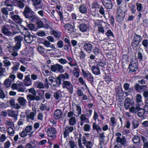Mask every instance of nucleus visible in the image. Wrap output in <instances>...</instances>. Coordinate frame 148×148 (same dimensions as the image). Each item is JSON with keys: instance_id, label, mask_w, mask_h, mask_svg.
<instances>
[{"instance_id": "nucleus-1", "label": "nucleus", "mask_w": 148, "mask_h": 148, "mask_svg": "<svg viewBox=\"0 0 148 148\" xmlns=\"http://www.w3.org/2000/svg\"><path fill=\"white\" fill-rule=\"evenodd\" d=\"M23 14L25 17L30 21L34 22L36 21V16L34 14V12L29 7L26 6L23 12Z\"/></svg>"}, {"instance_id": "nucleus-2", "label": "nucleus", "mask_w": 148, "mask_h": 148, "mask_svg": "<svg viewBox=\"0 0 148 148\" xmlns=\"http://www.w3.org/2000/svg\"><path fill=\"white\" fill-rule=\"evenodd\" d=\"M28 91L33 95L29 94L27 96V98L28 101L36 100L37 101H38L42 99V96L36 95V92L34 88H30L29 89Z\"/></svg>"}, {"instance_id": "nucleus-3", "label": "nucleus", "mask_w": 148, "mask_h": 148, "mask_svg": "<svg viewBox=\"0 0 148 148\" xmlns=\"http://www.w3.org/2000/svg\"><path fill=\"white\" fill-rule=\"evenodd\" d=\"M121 134L119 132L117 133L115 135L116 136V141L117 143L123 146L127 145V142L125 136H122Z\"/></svg>"}, {"instance_id": "nucleus-4", "label": "nucleus", "mask_w": 148, "mask_h": 148, "mask_svg": "<svg viewBox=\"0 0 148 148\" xmlns=\"http://www.w3.org/2000/svg\"><path fill=\"white\" fill-rule=\"evenodd\" d=\"M9 14L8 13L2 16V17L4 21L10 23L9 24H7V26H8V27L10 28L12 30L16 28V24L9 19Z\"/></svg>"}, {"instance_id": "nucleus-5", "label": "nucleus", "mask_w": 148, "mask_h": 148, "mask_svg": "<svg viewBox=\"0 0 148 148\" xmlns=\"http://www.w3.org/2000/svg\"><path fill=\"white\" fill-rule=\"evenodd\" d=\"M14 39L16 44L13 47V50L15 51H17L21 47V42L23 40V38L20 35H18L14 37Z\"/></svg>"}, {"instance_id": "nucleus-6", "label": "nucleus", "mask_w": 148, "mask_h": 148, "mask_svg": "<svg viewBox=\"0 0 148 148\" xmlns=\"http://www.w3.org/2000/svg\"><path fill=\"white\" fill-rule=\"evenodd\" d=\"M61 84L63 88L66 89L71 94H73V86L70 81H63L62 83H61Z\"/></svg>"}, {"instance_id": "nucleus-7", "label": "nucleus", "mask_w": 148, "mask_h": 148, "mask_svg": "<svg viewBox=\"0 0 148 148\" xmlns=\"http://www.w3.org/2000/svg\"><path fill=\"white\" fill-rule=\"evenodd\" d=\"M22 83L18 81L16 83H13L11 86V88L13 90H17L18 92H23L25 91V89L21 87Z\"/></svg>"}, {"instance_id": "nucleus-8", "label": "nucleus", "mask_w": 148, "mask_h": 148, "mask_svg": "<svg viewBox=\"0 0 148 148\" xmlns=\"http://www.w3.org/2000/svg\"><path fill=\"white\" fill-rule=\"evenodd\" d=\"M70 75L67 73H65L63 74H60L57 77L56 82L58 85L61 84L62 81H66V80H68L69 79Z\"/></svg>"}, {"instance_id": "nucleus-9", "label": "nucleus", "mask_w": 148, "mask_h": 148, "mask_svg": "<svg viewBox=\"0 0 148 148\" xmlns=\"http://www.w3.org/2000/svg\"><path fill=\"white\" fill-rule=\"evenodd\" d=\"M8 26L6 25H4L2 27L1 31L2 33L5 36H12L15 34L16 33L13 32H12L8 28Z\"/></svg>"}, {"instance_id": "nucleus-10", "label": "nucleus", "mask_w": 148, "mask_h": 148, "mask_svg": "<svg viewBox=\"0 0 148 148\" xmlns=\"http://www.w3.org/2000/svg\"><path fill=\"white\" fill-rule=\"evenodd\" d=\"M51 70L54 72H58L62 73L64 71L63 66L60 64H56L52 65L51 67Z\"/></svg>"}, {"instance_id": "nucleus-11", "label": "nucleus", "mask_w": 148, "mask_h": 148, "mask_svg": "<svg viewBox=\"0 0 148 148\" xmlns=\"http://www.w3.org/2000/svg\"><path fill=\"white\" fill-rule=\"evenodd\" d=\"M33 6L36 9V11L38 10V8L42 9L43 5L42 4V0H32Z\"/></svg>"}, {"instance_id": "nucleus-12", "label": "nucleus", "mask_w": 148, "mask_h": 148, "mask_svg": "<svg viewBox=\"0 0 148 148\" xmlns=\"http://www.w3.org/2000/svg\"><path fill=\"white\" fill-rule=\"evenodd\" d=\"M129 68L130 72H134L136 71L138 68V64L137 62H134L132 61L129 64Z\"/></svg>"}, {"instance_id": "nucleus-13", "label": "nucleus", "mask_w": 148, "mask_h": 148, "mask_svg": "<svg viewBox=\"0 0 148 148\" xmlns=\"http://www.w3.org/2000/svg\"><path fill=\"white\" fill-rule=\"evenodd\" d=\"M125 16V12L121 10H118L117 12V20L119 22H121L123 20Z\"/></svg>"}, {"instance_id": "nucleus-14", "label": "nucleus", "mask_w": 148, "mask_h": 148, "mask_svg": "<svg viewBox=\"0 0 148 148\" xmlns=\"http://www.w3.org/2000/svg\"><path fill=\"white\" fill-rule=\"evenodd\" d=\"M43 44L47 48H49L52 49H46L47 52L51 51L53 50L56 49V47L54 44L51 45V43L48 40H45L43 43Z\"/></svg>"}, {"instance_id": "nucleus-15", "label": "nucleus", "mask_w": 148, "mask_h": 148, "mask_svg": "<svg viewBox=\"0 0 148 148\" xmlns=\"http://www.w3.org/2000/svg\"><path fill=\"white\" fill-rule=\"evenodd\" d=\"M74 128L73 127L70 126L66 127L63 133L64 137L66 138L68 136L69 133L72 132Z\"/></svg>"}, {"instance_id": "nucleus-16", "label": "nucleus", "mask_w": 148, "mask_h": 148, "mask_svg": "<svg viewBox=\"0 0 148 148\" xmlns=\"http://www.w3.org/2000/svg\"><path fill=\"white\" fill-rule=\"evenodd\" d=\"M82 142L83 144L86 147V148H92L93 143L90 141H87L86 137L84 136H82Z\"/></svg>"}, {"instance_id": "nucleus-17", "label": "nucleus", "mask_w": 148, "mask_h": 148, "mask_svg": "<svg viewBox=\"0 0 148 148\" xmlns=\"http://www.w3.org/2000/svg\"><path fill=\"white\" fill-rule=\"evenodd\" d=\"M103 5L106 9H110L112 6L111 0H103L101 1Z\"/></svg>"}, {"instance_id": "nucleus-18", "label": "nucleus", "mask_w": 148, "mask_h": 148, "mask_svg": "<svg viewBox=\"0 0 148 148\" xmlns=\"http://www.w3.org/2000/svg\"><path fill=\"white\" fill-rule=\"evenodd\" d=\"M9 104L11 107L12 108H15L16 109H19L21 108L20 105L18 103H15V101L13 99H11L9 101Z\"/></svg>"}, {"instance_id": "nucleus-19", "label": "nucleus", "mask_w": 148, "mask_h": 148, "mask_svg": "<svg viewBox=\"0 0 148 148\" xmlns=\"http://www.w3.org/2000/svg\"><path fill=\"white\" fill-rule=\"evenodd\" d=\"M24 84L26 86H29L31 85L32 81L30 78V75L28 74L25 76V79L23 81Z\"/></svg>"}, {"instance_id": "nucleus-20", "label": "nucleus", "mask_w": 148, "mask_h": 148, "mask_svg": "<svg viewBox=\"0 0 148 148\" xmlns=\"http://www.w3.org/2000/svg\"><path fill=\"white\" fill-rule=\"evenodd\" d=\"M82 72L83 76L86 77L88 80L92 82L93 81L94 77L90 73L88 72H86L82 69Z\"/></svg>"}, {"instance_id": "nucleus-21", "label": "nucleus", "mask_w": 148, "mask_h": 148, "mask_svg": "<svg viewBox=\"0 0 148 148\" xmlns=\"http://www.w3.org/2000/svg\"><path fill=\"white\" fill-rule=\"evenodd\" d=\"M84 50L89 53L91 52L93 48L92 45L90 43H86L84 44L83 46Z\"/></svg>"}, {"instance_id": "nucleus-22", "label": "nucleus", "mask_w": 148, "mask_h": 148, "mask_svg": "<svg viewBox=\"0 0 148 148\" xmlns=\"http://www.w3.org/2000/svg\"><path fill=\"white\" fill-rule=\"evenodd\" d=\"M17 101L18 104L20 105L21 108V106L24 107L26 106L27 101L23 97H19L17 99Z\"/></svg>"}, {"instance_id": "nucleus-23", "label": "nucleus", "mask_w": 148, "mask_h": 148, "mask_svg": "<svg viewBox=\"0 0 148 148\" xmlns=\"http://www.w3.org/2000/svg\"><path fill=\"white\" fill-rule=\"evenodd\" d=\"M62 112L60 109H56L54 112L53 116L56 119H58L60 118L62 115Z\"/></svg>"}, {"instance_id": "nucleus-24", "label": "nucleus", "mask_w": 148, "mask_h": 148, "mask_svg": "<svg viewBox=\"0 0 148 148\" xmlns=\"http://www.w3.org/2000/svg\"><path fill=\"white\" fill-rule=\"evenodd\" d=\"M16 1L14 0H6L4 2V5L8 7L13 6L16 5Z\"/></svg>"}, {"instance_id": "nucleus-25", "label": "nucleus", "mask_w": 148, "mask_h": 148, "mask_svg": "<svg viewBox=\"0 0 148 148\" xmlns=\"http://www.w3.org/2000/svg\"><path fill=\"white\" fill-rule=\"evenodd\" d=\"M134 87L136 90L139 92H141L144 91L146 88V86H140L138 84H135Z\"/></svg>"}, {"instance_id": "nucleus-26", "label": "nucleus", "mask_w": 148, "mask_h": 148, "mask_svg": "<svg viewBox=\"0 0 148 148\" xmlns=\"http://www.w3.org/2000/svg\"><path fill=\"white\" fill-rule=\"evenodd\" d=\"M20 66V63L18 62H14L12 67L11 68L12 70V73H14L18 70L19 66Z\"/></svg>"}, {"instance_id": "nucleus-27", "label": "nucleus", "mask_w": 148, "mask_h": 148, "mask_svg": "<svg viewBox=\"0 0 148 148\" xmlns=\"http://www.w3.org/2000/svg\"><path fill=\"white\" fill-rule=\"evenodd\" d=\"M142 97L141 95L138 94L137 95L136 97V101L137 104L139 106H142L143 105V103L142 102Z\"/></svg>"}, {"instance_id": "nucleus-28", "label": "nucleus", "mask_w": 148, "mask_h": 148, "mask_svg": "<svg viewBox=\"0 0 148 148\" xmlns=\"http://www.w3.org/2000/svg\"><path fill=\"white\" fill-rule=\"evenodd\" d=\"M92 73L95 75H98L100 73V71L98 66H92Z\"/></svg>"}, {"instance_id": "nucleus-29", "label": "nucleus", "mask_w": 148, "mask_h": 148, "mask_svg": "<svg viewBox=\"0 0 148 148\" xmlns=\"http://www.w3.org/2000/svg\"><path fill=\"white\" fill-rule=\"evenodd\" d=\"M64 27L65 29L68 31L69 33H71L74 31V28L73 25L70 24H65L64 25Z\"/></svg>"}, {"instance_id": "nucleus-30", "label": "nucleus", "mask_w": 148, "mask_h": 148, "mask_svg": "<svg viewBox=\"0 0 148 148\" xmlns=\"http://www.w3.org/2000/svg\"><path fill=\"white\" fill-rule=\"evenodd\" d=\"M67 59L69 61L68 64L71 66L73 67L77 66V63L76 62H74L73 60L71 57L67 56Z\"/></svg>"}, {"instance_id": "nucleus-31", "label": "nucleus", "mask_w": 148, "mask_h": 148, "mask_svg": "<svg viewBox=\"0 0 148 148\" xmlns=\"http://www.w3.org/2000/svg\"><path fill=\"white\" fill-rule=\"evenodd\" d=\"M12 19L15 22L18 24L21 23L23 21L22 19L18 15L16 14Z\"/></svg>"}, {"instance_id": "nucleus-32", "label": "nucleus", "mask_w": 148, "mask_h": 148, "mask_svg": "<svg viewBox=\"0 0 148 148\" xmlns=\"http://www.w3.org/2000/svg\"><path fill=\"white\" fill-rule=\"evenodd\" d=\"M88 27V25L84 23L80 24L79 27L80 31L82 32H85L86 31Z\"/></svg>"}, {"instance_id": "nucleus-33", "label": "nucleus", "mask_w": 148, "mask_h": 148, "mask_svg": "<svg viewBox=\"0 0 148 148\" xmlns=\"http://www.w3.org/2000/svg\"><path fill=\"white\" fill-rule=\"evenodd\" d=\"M76 110L75 111L73 110L74 112V115L76 116H79L81 114V109L80 106L76 105Z\"/></svg>"}, {"instance_id": "nucleus-34", "label": "nucleus", "mask_w": 148, "mask_h": 148, "mask_svg": "<svg viewBox=\"0 0 148 148\" xmlns=\"http://www.w3.org/2000/svg\"><path fill=\"white\" fill-rule=\"evenodd\" d=\"M74 67V70L73 71V76L76 78H78L79 76V69L78 66H75Z\"/></svg>"}, {"instance_id": "nucleus-35", "label": "nucleus", "mask_w": 148, "mask_h": 148, "mask_svg": "<svg viewBox=\"0 0 148 148\" xmlns=\"http://www.w3.org/2000/svg\"><path fill=\"white\" fill-rule=\"evenodd\" d=\"M79 12L82 14H85L87 12L86 7L84 4L81 5L79 7Z\"/></svg>"}, {"instance_id": "nucleus-36", "label": "nucleus", "mask_w": 148, "mask_h": 148, "mask_svg": "<svg viewBox=\"0 0 148 148\" xmlns=\"http://www.w3.org/2000/svg\"><path fill=\"white\" fill-rule=\"evenodd\" d=\"M131 103L130 99L129 98H125L124 102V106L126 110H127L129 108Z\"/></svg>"}, {"instance_id": "nucleus-37", "label": "nucleus", "mask_w": 148, "mask_h": 148, "mask_svg": "<svg viewBox=\"0 0 148 148\" xmlns=\"http://www.w3.org/2000/svg\"><path fill=\"white\" fill-rule=\"evenodd\" d=\"M13 47L11 45L8 43H5L3 46V48L6 51H10L11 49L13 50Z\"/></svg>"}, {"instance_id": "nucleus-38", "label": "nucleus", "mask_w": 148, "mask_h": 148, "mask_svg": "<svg viewBox=\"0 0 148 148\" xmlns=\"http://www.w3.org/2000/svg\"><path fill=\"white\" fill-rule=\"evenodd\" d=\"M140 106L136 104V107L132 106L130 108V111L132 113H136L138 112V110H139V109H140Z\"/></svg>"}, {"instance_id": "nucleus-39", "label": "nucleus", "mask_w": 148, "mask_h": 148, "mask_svg": "<svg viewBox=\"0 0 148 148\" xmlns=\"http://www.w3.org/2000/svg\"><path fill=\"white\" fill-rule=\"evenodd\" d=\"M24 39L25 42L28 43H31L33 41V37L31 34L24 37Z\"/></svg>"}, {"instance_id": "nucleus-40", "label": "nucleus", "mask_w": 148, "mask_h": 148, "mask_svg": "<svg viewBox=\"0 0 148 148\" xmlns=\"http://www.w3.org/2000/svg\"><path fill=\"white\" fill-rule=\"evenodd\" d=\"M132 140L136 144L139 145L140 143V138L137 136H134L132 138Z\"/></svg>"}, {"instance_id": "nucleus-41", "label": "nucleus", "mask_w": 148, "mask_h": 148, "mask_svg": "<svg viewBox=\"0 0 148 148\" xmlns=\"http://www.w3.org/2000/svg\"><path fill=\"white\" fill-rule=\"evenodd\" d=\"M110 121L111 122L110 125L112 126V129H113L114 127L116 124V120L115 118L114 117H112L110 119Z\"/></svg>"}, {"instance_id": "nucleus-42", "label": "nucleus", "mask_w": 148, "mask_h": 148, "mask_svg": "<svg viewBox=\"0 0 148 148\" xmlns=\"http://www.w3.org/2000/svg\"><path fill=\"white\" fill-rule=\"evenodd\" d=\"M92 128L94 130H95L96 131L99 133L100 131L101 130V128L100 126L95 122L93 123Z\"/></svg>"}, {"instance_id": "nucleus-43", "label": "nucleus", "mask_w": 148, "mask_h": 148, "mask_svg": "<svg viewBox=\"0 0 148 148\" xmlns=\"http://www.w3.org/2000/svg\"><path fill=\"white\" fill-rule=\"evenodd\" d=\"M141 139L143 143V148H148V140L143 136H141Z\"/></svg>"}, {"instance_id": "nucleus-44", "label": "nucleus", "mask_w": 148, "mask_h": 148, "mask_svg": "<svg viewBox=\"0 0 148 148\" xmlns=\"http://www.w3.org/2000/svg\"><path fill=\"white\" fill-rule=\"evenodd\" d=\"M8 114L9 116L13 117L16 120L17 119L18 114L16 113L15 111L12 110L8 111Z\"/></svg>"}, {"instance_id": "nucleus-45", "label": "nucleus", "mask_w": 148, "mask_h": 148, "mask_svg": "<svg viewBox=\"0 0 148 148\" xmlns=\"http://www.w3.org/2000/svg\"><path fill=\"white\" fill-rule=\"evenodd\" d=\"M134 38L133 40L140 43L142 40V37L141 36L135 34L134 36Z\"/></svg>"}, {"instance_id": "nucleus-46", "label": "nucleus", "mask_w": 148, "mask_h": 148, "mask_svg": "<svg viewBox=\"0 0 148 148\" xmlns=\"http://www.w3.org/2000/svg\"><path fill=\"white\" fill-rule=\"evenodd\" d=\"M104 134V133L103 132L99 134V140L100 141V144H103L105 141L104 138L105 136Z\"/></svg>"}, {"instance_id": "nucleus-47", "label": "nucleus", "mask_w": 148, "mask_h": 148, "mask_svg": "<svg viewBox=\"0 0 148 148\" xmlns=\"http://www.w3.org/2000/svg\"><path fill=\"white\" fill-rule=\"evenodd\" d=\"M116 94L119 96H121L123 95V92L121 87L119 86L116 89Z\"/></svg>"}, {"instance_id": "nucleus-48", "label": "nucleus", "mask_w": 148, "mask_h": 148, "mask_svg": "<svg viewBox=\"0 0 148 148\" xmlns=\"http://www.w3.org/2000/svg\"><path fill=\"white\" fill-rule=\"evenodd\" d=\"M3 66L7 68V70L8 69V67L10 66L11 64V63L10 61L9 60H4L3 61Z\"/></svg>"}, {"instance_id": "nucleus-49", "label": "nucleus", "mask_w": 148, "mask_h": 148, "mask_svg": "<svg viewBox=\"0 0 148 148\" xmlns=\"http://www.w3.org/2000/svg\"><path fill=\"white\" fill-rule=\"evenodd\" d=\"M12 82L9 79H6L4 81V85L6 88H9Z\"/></svg>"}, {"instance_id": "nucleus-50", "label": "nucleus", "mask_w": 148, "mask_h": 148, "mask_svg": "<svg viewBox=\"0 0 148 148\" xmlns=\"http://www.w3.org/2000/svg\"><path fill=\"white\" fill-rule=\"evenodd\" d=\"M47 132L48 134L51 135L52 134H56V131L54 128L51 127L47 130Z\"/></svg>"}, {"instance_id": "nucleus-51", "label": "nucleus", "mask_w": 148, "mask_h": 148, "mask_svg": "<svg viewBox=\"0 0 148 148\" xmlns=\"http://www.w3.org/2000/svg\"><path fill=\"white\" fill-rule=\"evenodd\" d=\"M40 109L42 110H46L49 111V110L50 108L45 104H42L40 108Z\"/></svg>"}, {"instance_id": "nucleus-52", "label": "nucleus", "mask_w": 148, "mask_h": 148, "mask_svg": "<svg viewBox=\"0 0 148 148\" xmlns=\"http://www.w3.org/2000/svg\"><path fill=\"white\" fill-rule=\"evenodd\" d=\"M8 133L10 136H12L14 133V131L12 127H9L8 128Z\"/></svg>"}, {"instance_id": "nucleus-53", "label": "nucleus", "mask_w": 148, "mask_h": 148, "mask_svg": "<svg viewBox=\"0 0 148 148\" xmlns=\"http://www.w3.org/2000/svg\"><path fill=\"white\" fill-rule=\"evenodd\" d=\"M139 123L138 121L135 119H134L132 121V124L133 125V128L134 129H136L137 128L139 125Z\"/></svg>"}, {"instance_id": "nucleus-54", "label": "nucleus", "mask_w": 148, "mask_h": 148, "mask_svg": "<svg viewBox=\"0 0 148 148\" xmlns=\"http://www.w3.org/2000/svg\"><path fill=\"white\" fill-rule=\"evenodd\" d=\"M37 50L41 54H44L45 53V49L43 47L38 46L37 47Z\"/></svg>"}, {"instance_id": "nucleus-55", "label": "nucleus", "mask_w": 148, "mask_h": 148, "mask_svg": "<svg viewBox=\"0 0 148 148\" xmlns=\"http://www.w3.org/2000/svg\"><path fill=\"white\" fill-rule=\"evenodd\" d=\"M80 119L81 121H85L86 123H88L89 122V120L86 117L85 114H82L80 116Z\"/></svg>"}, {"instance_id": "nucleus-56", "label": "nucleus", "mask_w": 148, "mask_h": 148, "mask_svg": "<svg viewBox=\"0 0 148 148\" xmlns=\"http://www.w3.org/2000/svg\"><path fill=\"white\" fill-rule=\"evenodd\" d=\"M76 123V119L75 117H72L69 120V124L71 125H74Z\"/></svg>"}, {"instance_id": "nucleus-57", "label": "nucleus", "mask_w": 148, "mask_h": 148, "mask_svg": "<svg viewBox=\"0 0 148 148\" xmlns=\"http://www.w3.org/2000/svg\"><path fill=\"white\" fill-rule=\"evenodd\" d=\"M145 109L141 108L140 107V109L138 110V115L139 116H142L145 114Z\"/></svg>"}, {"instance_id": "nucleus-58", "label": "nucleus", "mask_w": 148, "mask_h": 148, "mask_svg": "<svg viewBox=\"0 0 148 148\" xmlns=\"http://www.w3.org/2000/svg\"><path fill=\"white\" fill-rule=\"evenodd\" d=\"M17 27L18 30L20 31V33L21 34L22 32H24L25 30H26L27 28L24 27L22 25H20V27H18V26L16 25V27Z\"/></svg>"}, {"instance_id": "nucleus-59", "label": "nucleus", "mask_w": 148, "mask_h": 148, "mask_svg": "<svg viewBox=\"0 0 148 148\" xmlns=\"http://www.w3.org/2000/svg\"><path fill=\"white\" fill-rule=\"evenodd\" d=\"M142 44L145 48H147L148 47V40H143L142 41Z\"/></svg>"}, {"instance_id": "nucleus-60", "label": "nucleus", "mask_w": 148, "mask_h": 148, "mask_svg": "<svg viewBox=\"0 0 148 148\" xmlns=\"http://www.w3.org/2000/svg\"><path fill=\"white\" fill-rule=\"evenodd\" d=\"M49 81L48 78H45L44 82L45 86L47 88L49 87V84L51 85V83H49Z\"/></svg>"}, {"instance_id": "nucleus-61", "label": "nucleus", "mask_w": 148, "mask_h": 148, "mask_svg": "<svg viewBox=\"0 0 148 148\" xmlns=\"http://www.w3.org/2000/svg\"><path fill=\"white\" fill-rule=\"evenodd\" d=\"M7 139V137L5 135L3 134L0 136V142L3 143Z\"/></svg>"}, {"instance_id": "nucleus-62", "label": "nucleus", "mask_w": 148, "mask_h": 148, "mask_svg": "<svg viewBox=\"0 0 148 148\" xmlns=\"http://www.w3.org/2000/svg\"><path fill=\"white\" fill-rule=\"evenodd\" d=\"M33 127L31 125H29L26 126L25 129V132L28 133H29L32 130Z\"/></svg>"}, {"instance_id": "nucleus-63", "label": "nucleus", "mask_w": 148, "mask_h": 148, "mask_svg": "<svg viewBox=\"0 0 148 148\" xmlns=\"http://www.w3.org/2000/svg\"><path fill=\"white\" fill-rule=\"evenodd\" d=\"M45 84L43 82H39L37 84V88L39 89H43L44 88Z\"/></svg>"}, {"instance_id": "nucleus-64", "label": "nucleus", "mask_w": 148, "mask_h": 148, "mask_svg": "<svg viewBox=\"0 0 148 148\" xmlns=\"http://www.w3.org/2000/svg\"><path fill=\"white\" fill-rule=\"evenodd\" d=\"M11 143L9 141H7L4 144V148H10L11 146Z\"/></svg>"}]
</instances>
